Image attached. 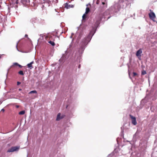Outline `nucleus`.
Instances as JSON below:
<instances>
[{"mask_svg":"<svg viewBox=\"0 0 157 157\" xmlns=\"http://www.w3.org/2000/svg\"><path fill=\"white\" fill-rule=\"evenodd\" d=\"M93 35L90 33L86 37L83 39L80 44L81 48L83 50L84 47L91 40Z\"/></svg>","mask_w":157,"mask_h":157,"instance_id":"1","label":"nucleus"},{"mask_svg":"<svg viewBox=\"0 0 157 157\" xmlns=\"http://www.w3.org/2000/svg\"><path fill=\"white\" fill-rule=\"evenodd\" d=\"M40 35L42 36V37H43V36H44L45 39L47 41H49L51 40H55L54 38H53L52 36L50 34L48 33L45 35L41 34Z\"/></svg>","mask_w":157,"mask_h":157,"instance_id":"2","label":"nucleus"},{"mask_svg":"<svg viewBox=\"0 0 157 157\" xmlns=\"http://www.w3.org/2000/svg\"><path fill=\"white\" fill-rule=\"evenodd\" d=\"M20 148V146L12 147L7 151V152H11L18 151Z\"/></svg>","mask_w":157,"mask_h":157,"instance_id":"3","label":"nucleus"},{"mask_svg":"<svg viewBox=\"0 0 157 157\" xmlns=\"http://www.w3.org/2000/svg\"><path fill=\"white\" fill-rule=\"evenodd\" d=\"M142 53V50L140 48L136 52V55L140 60L141 59L140 58L141 56V54Z\"/></svg>","mask_w":157,"mask_h":157,"instance_id":"4","label":"nucleus"},{"mask_svg":"<svg viewBox=\"0 0 157 157\" xmlns=\"http://www.w3.org/2000/svg\"><path fill=\"white\" fill-rule=\"evenodd\" d=\"M149 16L150 19L153 21H155L154 19L156 17L155 15L154 12L150 13H149Z\"/></svg>","mask_w":157,"mask_h":157,"instance_id":"5","label":"nucleus"},{"mask_svg":"<svg viewBox=\"0 0 157 157\" xmlns=\"http://www.w3.org/2000/svg\"><path fill=\"white\" fill-rule=\"evenodd\" d=\"M130 117L132 119V123L134 125H136L137 124L136 118L135 117L131 115H130Z\"/></svg>","mask_w":157,"mask_h":157,"instance_id":"6","label":"nucleus"},{"mask_svg":"<svg viewBox=\"0 0 157 157\" xmlns=\"http://www.w3.org/2000/svg\"><path fill=\"white\" fill-rule=\"evenodd\" d=\"M21 1L24 6H27L30 4V0H21Z\"/></svg>","mask_w":157,"mask_h":157,"instance_id":"7","label":"nucleus"},{"mask_svg":"<svg viewBox=\"0 0 157 157\" xmlns=\"http://www.w3.org/2000/svg\"><path fill=\"white\" fill-rule=\"evenodd\" d=\"M60 113L58 114L56 119V121H59L60 119H63L65 117V115H63L61 116H60Z\"/></svg>","mask_w":157,"mask_h":157,"instance_id":"8","label":"nucleus"},{"mask_svg":"<svg viewBox=\"0 0 157 157\" xmlns=\"http://www.w3.org/2000/svg\"><path fill=\"white\" fill-rule=\"evenodd\" d=\"M55 40H51L48 41V43L51 44L52 46H54L55 45V43L54 42V41Z\"/></svg>","mask_w":157,"mask_h":157,"instance_id":"9","label":"nucleus"},{"mask_svg":"<svg viewBox=\"0 0 157 157\" xmlns=\"http://www.w3.org/2000/svg\"><path fill=\"white\" fill-rule=\"evenodd\" d=\"M33 93L35 94H36V95L34 96V98L37 97V92L36 90L31 91L29 93V94H32Z\"/></svg>","mask_w":157,"mask_h":157,"instance_id":"10","label":"nucleus"},{"mask_svg":"<svg viewBox=\"0 0 157 157\" xmlns=\"http://www.w3.org/2000/svg\"><path fill=\"white\" fill-rule=\"evenodd\" d=\"M34 63L33 61H32L30 63H28L27 66L29 68H33V66L32 65V64Z\"/></svg>","mask_w":157,"mask_h":157,"instance_id":"11","label":"nucleus"},{"mask_svg":"<svg viewBox=\"0 0 157 157\" xmlns=\"http://www.w3.org/2000/svg\"><path fill=\"white\" fill-rule=\"evenodd\" d=\"M86 14L85 13L82 16V20L83 21H85L86 19L87 16L86 15Z\"/></svg>","mask_w":157,"mask_h":157,"instance_id":"12","label":"nucleus"},{"mask_svg":"<svg viewBox=\"0 0 157 157\" xmlns=\"http://www.w3.org/2000/svg\"><path fill=\"white\" fill-rule=\"evenodd\" d=\"M90 10L89 8L86 7V11L85 13V14H87L89 12Z\"/></svg>","mask_w":157,"mask_h":157,"instance_id":"13","label":"nucleus"},{"mask_svg":"<svg viewBox=\"0 0 157 157\" xmlns=\"http://www.w3.org/2000/svg\"><path fill=\"white\" fill-rule=\"evenodd\" d=\"M25 113V110H23L20 112L19 113V114L21 115L24 114Z\"/></svg>","mask_w":157,"mask_h":157,"instance_id":"14","label":"nucleus"},{"mask_svg":"<svg viewBox=\"0 0 157 157\" xmlns=\"http://www.w3.org/2000/svg\"><path fill=\"white\" fill-rule=\"evenodd\" d=\"M64 7L66 9H68L69 8V6L68 5V3H66L64 4Z\"/></svg>","mask_w":157,"mask_h":157,"instance_id":"15","label":"nucleus"},{"mask_svg":"<svg viewBox=\"0 0 157 157\" xmlns=\"http://www.w3.org/2000/svg\"><path fill=\"white\" fill-rule=\"evenodd\" d=\"M18 73L20 75H24V73L23 71H20L18 72Z\"/></svg>","mask_w":157,"mask_h":157,"instance_id":"16","label":"nucleus"},{"mask_svg":"<svg viewBox=\"0 0 157 157\" xmlns=\"http://www.w3.org/2000/svg\"><path fill=\"white\" fill-rule=\"evenodd\" d=\"M18 63H13V65H12L11 67H13V66H14V65H15V66H18Z\"/></svg>","mask_w":157,"mask_h":157,"instance_id":"17","label":"nucleus"},{"mask_svg":"<svg viewBox=\"0 0 157 157\" xmlns=\"http://www.w3.org/2000/svg\"><path fill=\"white\" fill-rule=\"evenodd\" d=\"M146 74V71H142V73H141V74L142 75H144Z\"/></svg>","mask_w":157,"mask_h":157,"instance_id":"18","label":"nucleus"},{"mask_svg":"<svg viewBox=\"0 0 157 157\" xmlns=\"http://www.w3.org/2000/svg\"><path fill=\"white\" fill-rule=\"evenodd\" d=\"M82 32L80 33V34H79V36H78V37L80 38L81 37V36H82Z\"/></svg>","mask_w":157,"mask_h":157,"instance_id":"19","label":"nucleus"},{"mask_svg":"<svg viewBox=\"0 0 157 157\" xmlns=\"http://www.w3.org/2000/svg\"><path fill=\"white\" fill-rule=\"evenodd\" d=\"M133 76H135L137 75V74L135 72L133 73Z\"/></svg>","mask_w":157,"mask_h":157,"instance_id":"20","label":"nucleus"},{"mask_svg":"<svg viewBox=\"0 0 157 157\" xmlns=\"http://www.w3.org/2000/svg\"><path fill=\"white\" fill-rule=\"evenodd\" d=\"M100 2V1H99V0H97L96 2V3L97 4H99V3Z\"/></svg>","mask_w":157,"mask_h":157,"instance_id":"21","label":"nucleus"},{"mask_svg":"<svg viewBox=\"0 0 157 157\" xmlns=\"http://www.w3.org/2000/svg\"><path fill=\"white\" fill-rule=\"evenodd\" d=\"M102 4L103 5H105V4L106 5V7H107V3L105 4V3L104 2H102Z\"/></svg>","mask_w":157,"mask_h":157,"instance_id":"22","label":"nucleus"},{"mask_svg":"<svg viewBox=\"0 0 157 157\" xmlns=\"http://www.w3.org/2000/svg\"><path fill=\"white\" fill-rule=\"evenodd\" d=\"M21 83V82H17V85H19Z\"/></svg>","mask_w":157,"mask_h":157,"instance_id":"23","label":"nucleus"},{"mask_svg":"<svg viewBox=\"0 0 157 157\" xmlns=\"http://www.w3.org/2000/svg\"><path fill=\"white\" fill-rule=\"evenodd\" d=\"M18 66L19 67H20V68H21V67H22V66H21V65H20L19 64H18Z\"/></svg>","mask_w":157,"mask_h":157,"instance_id":"24","label":"nucleus"},{"mask_svg":"<svg viewBox=\"0 0 157 157\" xmlns=\"http://www.w3.org/2000/svg\"><path fill=\"white\" fill-rule=\"evenodd\" d=\"M1 111H2V112H4V111H5V110L4 109H2V110H1Z\"/></svg>","mask_w":157,"mask_h":157,"instance_id":"25","label":"nucleus"},{"mask_svg":"<svg viewBox=\"0 0 157 157\" xmlns=\"http://www.w3.org/2000/svg\"><path fill=\"white\" fill-rule=\"evenodd\" d=\"M25 37H28V35L27 34H26V35H25Z\"/></svg>","mask_w":157,"mask_h":157,"instance_id":"26","label":"nucleus"},{"mask_svg":"<svg viewBox=\"0 0 157 157\" xmlns=\"http://www.w3.org/2000/svg\"><path fill=\"white\" fill-rule=\"evenodd\" d=\"M16 107L17 108H19V106L18 105H16Z\"/></svg>","mask_w":157,"mask_h":157,"instance_id":"27","label":"nucleus"},{"mask_svg":"<svg viewBox=\"0 0 157 157\" xmlns=\"http://www.w3.org/2000/svg\"><path fill=\"white\" fill-rule=\"evenodd\" d=\"M149 11H150V13H151V12H153L152 11V10H149Z\"/></svg>","mask_w":157,"mask_h":157,"instance_id":"28","label":"nucleus"},{"mask_svg":"<svg viewBox=\"0 0 157 157\" xmlns=\"http://www.w3.org/2000/svg\"><path fill=\"white\" fill-rule=\"evenodd\" d=\"M17 45H18V43H17V44H16V47H17Z\"/></svg>","mask_w":157,"mask_h":157,"instance_id":"29","label":"nucleus"},{"mask_svg":"<svg viewBox=\"0 0 157 157\" xmlns=\"http://www.w3.org/2000/svg\"><path fill=\"white\" fill-rule=\"evenodd\" d=\"M80 65H79V66H78V68H80Z\"/></svg>","mask_w":157,"mask_h":157,"instance_id":"30","label":"nucleus"},{"mask_svg":"<svg viewBox=\"0 0 157 157\" xmlns=\"http://www.w3.org/2000/svg\"><path fill=\"white\" fill-rule=\"evenodd\" d=\"M21 90V89H19V90L20 91V90Z\"/></svg>","mask_w":157,"mask_h":157,"instance_id":"31","label":"nucleus"},{"mask_svg":"<svg viewBox=\"0 0 157 157\" xmlns=\"http://www.w3.org/2000/svg\"><path fill=\"white\" fill-rule=\"evenodd\" d=\"M1 55L0 54V58H1Z\"/></svg>","mask_w":157,"mask_h":157,"instance_id":"32","label":"nucleus"},{"mask_svg":"<svg viewBox=\"0 0 157 157\" xmlns=\"http://www.w3.org/2000/svg\"><path fill=\"white\" fill-rule=\"evenodd\" d=\"M44 1V0H43Z\"/></svg>","mask_w":157,"mask_h":157,"instance_id":"33","label":"nucleus"}]
</instances>
